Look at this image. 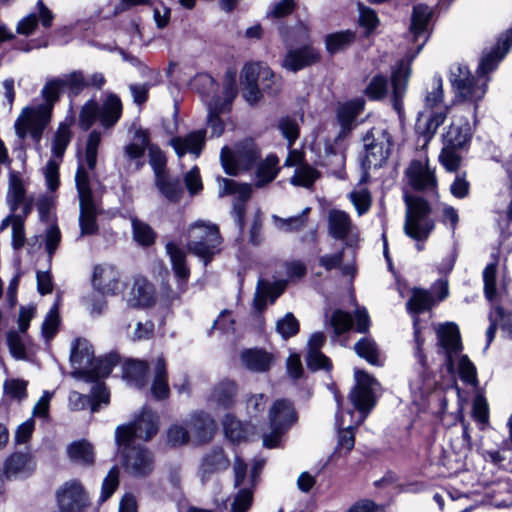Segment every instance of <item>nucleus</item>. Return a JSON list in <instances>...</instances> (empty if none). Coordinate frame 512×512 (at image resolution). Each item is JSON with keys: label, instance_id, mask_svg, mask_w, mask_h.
<instances>
[{"label": "nucleus", "instance_id": "nucleus-1", "mask_svg": "<svg viewBox=\"0 0 512 512\" xmlns=\"http://www.w3.org/2000/svg\"><path fill=\"white\" fill-rule=\"evenodd\" d=\"M432 16L433 9L428 5L417 4L413 7L409 32L412 41L416 44V50L413 54L407 55L408 63L401 61L391 75V102L394 110L400 117L404 112L403 98L406 94L410 77V63L420 53L430 38Z\"/></svg>", "mask_w": 512, "mask_h": 512}, {"label": "nucleus", "instance_id": "nucleus-2", "mask_svg": "<svg viewBox=\"0 0 512 512\" xmlns=\"http://www.w3.org/2000/svg\"><path fill=\"white\" fill-rule=\"evenodd\" d=\"M355 379L356 385L350 393V401L358 409V414L355 416L352 412L348 411L349 421H346L344 415L337 420V427L339 429L337 449L340 451L344 450L345 453L350 452L354 447L355 437L353 430L364 422L375 405L374 393L378 385L373 377L360 370L355 371Z\"/></svg>", "mask_w": 512, "mask_h": 512}, {"label": "nucleus", "instance_id": "nucleus-3", "mask_svg": "<svg viewBox=\"0 0 512 512\" xmlns=\"http://www.w3.org/2000/svg\"><path fill=\"white\" fill-rule=\"evenodd\" d=\"M63 88L59 77L46 82L41 91L45 102L25 107L15 121L14 128L19 139L24 140L29 135L37 143L41 140Z\"/></svg>", "mask_w": 512, "mask_h": 512}, {"label": "nucleus", "instance_id": "nucleus-4", "mask_svg": "<svg viewBox=\"0 0 512 512\" xmlns=\"http://www.w3.org/2000/svg\"><path fill=\"white\" fill-rule=\"evenodd\" d=\"M122 111L121 99L114 93H107L101 105L90 99L80 110L79 127L87 131L98 121L104 129H111L120 120Z\"/></svg>", "mask_w": 512, "mask_h": 512}, {"label": "nucleus", "instance_id": "nucleus-5", "mask_svg": "<svg viewBox=\"0 0 512 512\" xmlns=\"http://www.w3.org/2000/svg\"><path fill=\"white\" fill-rule=\"evenodd\" d=\"M404 202L406 205L405 233L417 241L427 239L434 229V221L430 216L431 207L429 203L420 196L408 193L404 194Z\"/></svg>", "mask_w": 512, "mask_h": 512}, {"label": "nucleus", "instance_id": "nucleus-6", "mask_svg": "<svg viewBox=\"0 0 512 512\" xmlns=\"http://www.w3.org/2000/svg\"><path fill=\"white\" fill-rule=\"evenodd\" d=\"M187 251L195 256H215L222 252V237L216 224L199 220L188 227Z\"/></svg>", "mask_w": 512, "mask_h": 512}, {"label": "nucleus", "instance_id": "nucleus-7", "mask_svg": "<svg viewBox=\"0 0 512 512\" xmlns=\"http://www.w3.org/2000/svg\"><path fill=\"white\" fill-rule=\"evenodd\" d=\"M260 156V150L252 139H245L239 142L234 150L223 147L220 153L224 171L232 176H236L243 171H249L255 167L260 160Z\"/></svg>", "mask_w": 512, "mask_h": 512}, {"label": "nucleus", "instance_id": "nucleus-8", "mask_svg": "<svg viewBox=\"0 0 512 512\" xmlns=\"http://www.w3.org/2000/svg\"><path fill=\"white\" fill-rule=\"evenodd\" d=\"M75 185L79 198V225L82 235H91L97 230V210L90 187V177L83 164H79L75 174Z\"/></svg>", "mask_w": 512, "mask_h": 512}, {"label": "nucleus", "instance_id": "nucleus-9", "mask_svg": "<svg viewBox=\"0 0 512 512\" xmlns=\"http://www.w3.org/2000/svg\"><path fill=\"white\" fill-rule=\"evenodd\" d=\"M327 229L334 240L341 242L344 250L352 254L357 253L361 245L360 231L348 213L336 209L329 211Z\"/></svg>", "mask_w": 512, "mask_h": 512}, {"label": "nucleus", "instance_id": "nucleus-10", "mask_svg": "<svg viewBox=\"0 0 512 512\" xmlns=\"http://www.w3.org/2000/svg\"><path fill=\"white\" fill-rule=\"evenodd\" d=\"M158 432V417L150 410L143 409L141 414L130 425L118 426L115 440L120 448L132 445L135 438L148 441Z\"/></svg>", "mask_w": 512, "mask_h": 512}, {"label": "nucleus", "instance_id": "nucleus-11", "mask_svg": "<svg viewBox=\"0 0 512 512\" xmlns=\"http://www.w3.org/2000/svg\"><path fill=\"white\" fill-rule=\"evenodd\" d=\"M363 142L366 154L362 160V167H381L392 151L393 142L391 135L384 129L372 128L364 136Z\"/></svg>", "mask_w": 512, "mask_h": 512}, {"label": "nucleus", "instance_id": "nucleus-12", "mask_svg": "<svg viewBox=\"0 0 512 512\" xmlns=\"http://www.w3.org/2000/svg\"><path fill=\"white\" fill-rule=\"evenodd\" d=\"M238 94L235 80L230 79L225 82L222 96H217L209 101L207 105V125L211 129L212 136L219 137L223 134L225 124L220 118L221 114L231 110L234 99Z\"/></svg>", "mask_w": 512, "mask_h": 512}, {"label": "nucleus", "instance_id": "nucleus-13", "mask_svg": "<svg viewBox=\"0 0 512 512\" xmlns=\"http://www.w3.org/2000/svg\"><path fill=\"white\" fill-rule=\"evenodd\" d=\"M271 433L263 436V445L274 448L278 445L281 435L296 421V413L290 402L277 400L269 410Z\"/></svg>", "mask_w": 512, "mask_h": 512}, {"label": "nucleus", "instance_id": "nucleus-14", "mask_svg": "<svg viewBox=\"0 0 512 512\" xmlns=\"http://www.w3.org/2000/svg\"><path fill=\"white\" fill-rule=\"evenodd\" d=\"M450 81L456 93L463 100L477 102L486 93V81L475 79L466 65L457 64L450 69Z\"/></svg>", "mask_w": 512, "mask_h": 512}, {"label": "nucleus", "instance_id": "nucleus-15", "mask_svg": "<svg viewBox=\"0 0 512 512\" xmlns=\"http://www.w3.org/2000/svg\"><path fill=\"white\" fill-rule=\"evenodd\" d=\"M60 512H87L90 499L83 485L76 480L63 483L55 493Z\"/></svg>", "mask_w": 512, "mask_h": 512}, {"label": "nucleus", "instance_id": "nucleus-16", "mask_svg": "<svg viewBox=\"0 0 512 512\" xmlns=\"http://www.w3.org/2000/svg\"><path fill=\"white\" fill-rule=\"evenodd\" d=\"M439 352L445 356L448 369H454V359L462 352L463 346L458 326L446 322L435 327Z\"/></svg>", "mask_w": 512, "mask_h": 512}, {"label": "nucleus", "instance_id": "nucleus-17", "mask_svg": "<svg viewBox=\"0 0 512 512\" xmlns=\"http://www.w3.org/2000/svg\"><path fill=\"white\" fill-rule=\"evenodd\" d=\"M220 190L219 196L234 195L237 197L233 203L232 213L235 218V222L242 230L244 228V217L246 212V202L252 194V185L248 183H237L232 179L220 178L219 179Z\"/></svg>", "mask_w": 512, "mask_h": 512}, {"label": "nucleus", "instance_id": "nucleus-18", "mask_svg": "<svg viewBox=\"0 0 512 512\" xmlns=\"http://www.w3.org/2000/svg\"><path fill=\"white\" fill-rule=\"evenodd\" d=\"M414 338H415V357L420 365V371L410 379V389L415 395H424L429 393L435 384L431 375L427 372L426 357L423 353L424 339L421 337L420 329L414 320Z\"/></svg>", "mask_w": 512, "mask_h": 512}, {"label": "nucleus", "instance_id": "nucleus-19", "mask_svg": "<svg viewBox=\"0 0 512 512\" xmlns=\"http://www.w3.org/2000/svg\"><path fill=\"white\" fill-rule=\"evenodd\" d=\"M409 185L417 191L436 192L437 179L427 157L411 161L405 171Z\"/></svg>", "mask_w": 512, "mask_h": 512}, {"label": "nucleus", "instance_id": "nucleus-20", "mask_svg": "<svg viewBox=\"0 0 512 512\" xmlns=\"http://www.w3.org/2000/svg\"><path fill=\"white\" fill-rule=\"evenodd\" d=\"M118 452L123 455V465L130 474L141 477L152 471V456L146 449L131 445L126 449L118 446Z\"/></svg>", "mask_w": 512, "mask_h": 512}, {"label": "nucleus", "instance_id": "nucleus-21", "mask_svg": "<svg viewBox=\"0 0 512 512\" xmlns=\"http://www.w3.org/2000/svg\"><path fill=\"white\" fill-rule=\"evenodd\" d=\"M93 287L102 295H115L122 288L119 272L108 263L95 266L92 275Z\"/></svg>", "mask_w": 512, "mask_h": 512}, {"label": "nucleus", "instance_id": "nucleus-22", "mask_svg": "<svg viewBox=\"0 0 512 512\" xmlns=\"http://www.w3.org/2000/svg\"><path fill=\"white\" fill-rule=\"evenodd\" d=\"M4 475L7 479H25L36 469V461L30 451L14 452L4 462Z\"/></svg>", "mask_w": 512, "mask_h": 512}, {"label": "nucleus", "instance_id": "nucleus-23", "mask_svg": "<svg viewBox=\"0 0 512 512\" xmlns=\"http://www.w3.org/2000/svg\"><path fill=\"white\" fill-rule=\"evenodd\" d=\"M93 353L92 346L87 340L77 339L74 341L70 355L73 377L82 379L84 375L91 372L89 367L93 365Z\"/></svg>", "mask_w": 512, "mask_h": 512}, {"label": "nucleus", "instance_id": "nucleus-24", "mask_svg": "<svg viewBox=\"0 0 512 512\" xmlns=\"http://www.w3.org/2000/svg\"><path fill=\"white\" fill-rule=\"evenodd\" d=\"M149 146V132L142 128L136 129L133 140L123 149L125 159L134 164L135 170H140L145 165L144 155Z\"/></svg>", "mask_w": 512, "mask_h": 512}, {"label": "nucleus", "instance_id": "nucleus-25", "mask_svg": "<svg viewBox=\"0 0 512 512\" xmlns=\"http://www.w3.org/2000/svg\"><path fill=\"white\" fill-rule=\"evenodd\" d=\"M512 46V29L502 34L491 52L481 58L477 72L484 76L492 72Z\"/></svg>", "mask_w": 512, "mask_h": 512}, {"label": "nucleus", "instance_id": "nucleus-26", "mask_svg": "<svg viewBox=\"0 0 512 512\" xmlns=\"http://www.w3.org/2000/svg\"><path fill=\"white\" fill-rule=\"evenodd\" d=\"M512 46V29L502 34L491 52L481 58L477 72L484 76L492 72Z\"/></svg>", "mask_w": 512, "mask_h": 512}, {"label": "nucleus", "instance_id": "nucleus-27", "mask_svg": "<svg viewBox=\"0 0 512 512\" xmlns=\"http://www.w3.org/2000/svg\"><path fill=\"white\" fill-rule=\"evenodd\" d=\"M289 48L283 59L282 66L291 72H297L318 62L320 59L319 53L312 46L304 45L299 49Z\"/></svg>", "mask_w": 512, "mask_h": 512}, {"label": "nucleus", "instance_id": "nucleus-28", "mask_svg": "<svg viewBox=\"0 0 512 512\" xmlns=\"http://www.w3.org/2000/svg\"><path fill=\"white\" fill-rule=\"evenodd\" d=\"M279 130L288 141L290 149L289 154L285 160L284 165L288 167L302 165L303 154L297 149H291L292 145L299 136V126L294 118L284 117L280 119L278 124Z\"/></svg>", "mask_w": 512, "mask_h": 512}, {"label": "nucleus", "instance_id": "nucleus-29", "mask_svg": "<svg viewBox=\"0 0 512 512\" xmlns=\"http://www.w3.org/2000/svg\"><path fill=\"white\" fill-rule=\"evenodd\" d=\"M126 300L131 307H148L152 305L155 301L153 285L143 277H136Z\"/></svg>", "mask_w": 512, "mask_h": 512}, {"label": "nucleus", "instance_id": "nucleus-30", "mask_svg": "<svg viewBox=\"0 0 512 512\" xmlns=\"http://www.w3.org/2000/svg\"><path fill=\"white\" fill-rule=\"evenodd\" d=\"M61 241V232L56 224H51L45 231L44 235H37L29 239L27 252L34 254L39 252L44 243V251L48 255H53Z\"/></svg>", "mask_w": 512, "mask_h": 512}, {"label": "nucleus", "instance_id": "nucleus-31", "mask_svg": "<svg viewBox=\"0 0 512 512\" xmlns=\"http://www.w3.org/2000/svg\"><path fill=\"white\" fill-rule=\"evenodd\" d=\"M241 365L253 372H266L274 363V356L262 349H246L240 354Z\"/></svg>", "mask_w": 512, "mask_h": 512}, {"label": "nucleus", "instance_id": "nucleus-32", "mask_svg": "<svg viewBox=\"0 0 512 512\" xmlns=\"http://www.w3.org/2000/svg\"><path fill=\"white\" fill-rule=\"evenodd\" d=\"M205 143V131L197 130L189 133L185 137H175L171 140V145L179 157L186 153H191L198 157Z\"/></svg>", "mask_w": 512, "mask_h": 512}, {"label": "nucleus", "instance_id": "nucleus-33", "mask_svg": "<svg viewBox=\"0 0 512 512\" xmlns=\"http://www.w3.org/2000/svg\"><path fill=\"white\" fill-rule=\"evenodd\" d=\"M264 462L263 459H256L250 474L247 475L246 463L240 457H236L233 463L235 487L240 488L239 490L247 488L252 492V487H254L256 483L257 475L264 466Z\"/></svg>", "mask_w": 512, "mask_h": 512}, {"label": "nucleus", "instance_id": "nucleus-34", "mask_svg": "<svg viewBox=\"0 0 512 512\" xmlns=\"http://www.w3.org/2000/svg\"><path fill=\"white\" fill-rule=\"evenodd\" d=\"M325 342L323 332L313 333L308 341L307 365L312 370L329 369V359L321 353L320 349Z\"/></svg>", "mask_w": 512, "mask_h": 512}, {"label": "nucleus", "instance_id": "nucleus-35", "mask_svg": "<svg viewBox=\"0 0 512 512\" xmlns=\"http://www.w3.org/2000/svg\"><path fill=\"white\" fill-rule=\"evenodd\" d=\"M7 200L13 212L21 210L23 216L29 213L30 205L26 202L22 180L14 173L10 174Z\"/></svg>", "mask_w": 512, "mask_h": 512}, {"label": "nucleus", "instance_id": "nucleus-36", "mask_svg": "<svg viewBox=\"0 0 512 512\" xmlns=\"http://www.w3.org/2000/svg\"><path fill=\"white\" fill-rule=\"evenodd\" d=\"M256 165L255 186L257 188L264 187L272 182L280 171L279 159L274 154L268 155L263 161H258Z\"/></svg>", "mask_w": 512, "mask_h": 512}, {"label": "nucleus", "instance_id": "nucleus-37", "mask_svg": "<svg viewBox=\"0 0 512 512\" xmlns=\"http://www.w3.org/2000/svg\"><path fill=\"white\" fill-rule=\"evenodd\" d=\"M155 185L169 202L178 203L181 200L183 186L179 177H172L166 173L155 178Z\"/></svg>", "mask_w": 512, "mask_h": 512}, {"label": "nucleus", "instance_id": "nucleus-38", "mask_svg": "<svg viewBox=\"0 0 512 512\" xmlns=\"http://www.w3.org/2000/svg\"><path fill=\"white\" fill-rule=\"evenodd\" d=\"M286 284L284 281H279L274 284L269 282L260 281L257 292L254 298V306L258 311H261L266 306L267 299L273 303L285 290Z\"/></svg>", "mask_w": 512, "mask_h": 512}, {"label": "nucleus", "instance_id": "nucleus-39", "mask_svg": "<svg viewBox=\"0 0 512 512\" xmlns=\"http://www.w3.org/2000/svg\"><path fill=\"white\" fill-rule=\"evenodd\" d=\"M154 377L151 385V394L154 398L161 400L169 396V385L167 380L166 363L162 357H158L154 364Z\"/></svg>", "mask_w": 512, "mask_h": 512}, {"label": "nucleus", "instance_id": "nucleus-40", "mask_svg": "<svg viewBox=\"0 0 512 512\" xmlns=\"http://www.w3.org/2000/svg\"><path fill=\"white\" fill-rule=\"evenodd\" d=\"M448 108L445 106L437 111L432 112L430 117L422 123L418 120L416 130L424 140L426 145L434 136L440 125L444 123L447 117Z\"/></svg>", "mask_w": 512, "mask_h": 512}, {"label": "nucleus", "instance_id": "nucleus-41", "mask_svg": "<svg viewBox=\"0 0 512 512\" xmlns=\"http://www.w3.org/2000/svg\"><path fill=\"white\" fill-rule=\"evenodd\" d=\"M67 454L72 462L83 466L92 465L95 460L94 447L86 440L71 443L67 448Z\"/></svg>", "mask_w": 512, "mask_h": 512}, {"label": "nucleus", "instance_id": "nucleus-42", "mask_svg": "<svg viewBox=\"0 0 512 512\" xmlns=\"http://www.w3.org/2000/svg\"><path fill=\"white\" fill-rule=\"evenodd\" d=\"M365 101L357 98L341 105L337 112V119L342 127V131H350L356 117L364 109Z\"/></svg>", "mask_w": 512, "mask_h": 512}, {"label": "nucleus", "instance_id": "nucleus-43", "mask_svg": "<svg viewBox=\"0 0 512 512\" xmlns=\"http://www.w3.org/2000/svg\"><path fill=\"white\" fill-rule=\"evenodd\" d=\"M148 365L145 361L130 360L124 367V377L128 384L137 388L144 387L147 383Z\"/></svg>", "mask_w": 512, "mask_h": 512}, {"label": "nucleus", "instance_id": "nucleus-44", "mask_svg": "<svg viewBox=\"0 0 512 512\" xmlns=\"http://www.w3.org/2000/svg\"><path fill=\"white\" fill-rule=\"evenodd\" d=\"M470 138L471 133L468 123L461 125L452 123L443 135V143L445 146L460 149L469 142Z\"/></svg>", "mask_w": 512, "mask_h": 512}, {"label": "nucleus", "instance_id": "nucleus-45", "mask_svg": "<svg viewBox=\"0 0 512 512\" xmlns=\"http://www.w3.org/2000/svg\"><path fill=\"white\" fill-rule=\"evenodd\" d=\"M236 395V385L232 381H222L217 384L211 393L210 401L220 407H229Z\"/></svg>", "mask_w": 512, "mask_h": 512}, {"label": "nucleus", "instance_id": "nucleus-46", "mask_svg": "<svg viewBox=\"0 0 512 512\" xmlns=\"http://www.w3.org/2000/svg\"><path fill=\"white\" fill-rule=\"evenodd\" d=\"M131 226L133 239L137 244L149 247L155 243L157 234L148 223L133 217L131 219Z\"/></svg>", "mask_w": 512, "mask_h": 512}, {"label": "nucleus", "instance_id": "nucleus-47", "mask_svg": "<svg viewBox=\"0 0 512 512\" xmlns=\"http://www.w3.org/2000/svg\"><path fill=\"white\" fill-rule=\"evenodd\" d=\"M118 363V357L110 354L103 358L94 359L93 365L89 368L91 372H88L82 379L86 381H93L101 377L108 376L113 370L114 366Z\"/></svg>", "mask_w": 512, "mask_h": 512}, {"label": "nucleus", "instance_id": "nucleus-48", "mask_svg": "<svg viewBox=\"0 0 512 512\" xmlns=\"http://www.w3.org/2000/svg\"><path fill=\"white\" fill-rule=\"evenodd\" d=\"M311 208L306 207L301 214L289 218L273 216L276 227L283 232H299L307 226L308 214Z\"/></svg>", "mask_w": 512, "mask_h": 512}, {"label": "nucleus", "instance_id": "nucleus-49", "mask_svg": "<svg viewBox=\"0 0 512 512\" xmlns=\"http://www.w3.org/2000/svg\"><path fill=\"white\" fill-rule=\"evenodd\" d=\"M10 225L12 226V245L14 249L17 250L25 244L28 245L29 239L27 240L25 238L24 221L22 216L10 215L6 217L1 223L0 229L4 230Z\"/></svg>", "mask_w": 512, "mask_h": 512}, {"label": "nucleus", "instance_id": "nucleus-50", "mask_svg": "<svg viewBox=\"0 0 512 512\" xmlns=\"http://www.w3.org/2000/svg\"><path fill=\"white\" fill-rule=\"evenodd\" d=\"M354 41L355 33L346 30L327 35L325 45L330 54H336L350 47Z\"/></svg>", "mask_w": 512, "mask_h": 512}, {"label": "nucleus", "instance_id": "nucleus-51", "mask_svg": "<svg viewBox=\"0 0 512 512\" xmlns=\"http://www.w3.org/2000/svg\"><path fill=\"white\" fill-rule=\"evenodd\" d=\"M72 132L70 129V124L66 122L60 123L58 126L52 144V155L54 158L59 161L62 160L65 151L71 141Z\"/></svg>", "mask_w": 512, "mask_h": 512}, {"label": "nucleus", "instance_id": "nucleus-52", "mask_svg": "<svg viewBox=\"0 0 512 512\" xmlns=\"http://www.w3.org/2000/svg\"><path fill=\"white\" fill-rule=\"evenodd\" d=\"M272 70L262 63H249L246 64L241 73L242 84H258V81L263 78L264 81L272 77Z\"/></svg>", "mask_w": 512, "mask_h": 512}, {"label": "nucleus", "instance_id": "nucleus-53", "mask_svg": "<svg viewBox=\"0 0 512 512\" xmlns=\"http://www.w3.org/2000/svg\"><path fill=\"white\" fill-rule=\"evenodd\" d=\"M321 258V265L327 270H336L342 276L352 279L356 273V265L353 258Z\"/></svg>", "mask_w": 512, "mask_h": 512}, {"label": "nucleus", "instance_id": "nucleus-54", "mask_svg": "<svg viewBox=\"0 0 512 512\" xmlns=\"http://www.w3.org/2000/svg\"><path fill=\"white\" fill-rule=\"evenodd\" d=\"M319 176L320 173L314 167L308 164H302L295 169L294 175L291 177V183L294 186L309 188Z\"/></svg>", "mask_w": 512, "mask_h": 512}, {"label": "nucleus", "instance_id": "nucleus-55", "mask_svg": "<svg viewBox=\"0 0 512 512\" xmlns=\"http://www.w3.org/2000/svg\"><path fill=\"white\" fill-rule=\"evenodd\" d=\"M228 466V458L221 449H216L204 458L201 469L203 474H210L225 470Z\"/></svg>", "mask_w": 512, "mask_h": 512}, {"label": "nucleus", "instance_id": "nucleus-56", "mask_svg": "<svg viewBox=\"0 0 512 512\" xmlns=\"http://www.w3.org/2000/svg\"><path fill=\"white\" fill-rule=\"evenodd\" d=\"M27 342L28 338L25 334H21L20 332L17 331H9L7 333V345L10 354L13 358L17 360L26 359Z\"/></svg>", "mask_w": 512, "mask_h": 512}, {"label": "nucleus", "instance_id": "nucleus-57", "mask_svg": "<svg viewBox=\"0 0 512 512\" xmlns=\"http://www.w3.org/2000/svg\"><path fill=\"white\" fill-rule=\"evenodd\" d=\"M388 89V78L378 74L372 77L364 92L370 100H381L387 96Z\"/></svg>", "mask_w": 512, "mask_h": 512}, {"label": "nucleus", "instance_id": "nucleus-58", "mask_svg": "<svg viewBox=\"0 0 512 512\" xmlns=\"http://www.w3.org/2000/svg\"><path fill=\"white\" fill-rule=\"evenodd\" d=\"M455 366L457 367L458 374L462 381L472 385L477 383L476 367L467 355L461 352L458 357L454 359V367Z\"/></svg>", "mask_w": 512, "mask_h": 512}, {"label": "nucleus", "instance_id": "nucleus-59", "mask_svg": "<svg viewBox=\"0 0 512 512\" xmlns=\"http://www.w3.org/2000/svg\"><path fill=\"white\" fill-rule=\"evenodd\" d=\"M102 135L98 130L89 133L85 146V163L89 170H94L97 164L98 148Z\"/></svg>", "mask_w": 512, "mask_h": 512}, {"label": "nucleus", "instance_id": "nucleus-60", "mask_svg": "<svg viewBox=\"0 0 512 512\" xmlns=\"http://www.w3.org/2000/svg\"><path fill=\"white\" fill-rule=\"evenodd\" d=\"M225 436L232 442L247 439V428L231 415H227L223 422Z\"/></svg>", "mask_w": 512, "mask_h": 512}, {"label": "nucleus", "instance_id": "nucleus-61", "mask_svg": "<svg viewBox=\"0 0 512 512\" xmlns=\"http://www.w3.org/2000/svg\"><path fill=\"white\" fill-rule=\"evenodd\" d=\"M349 199L354 205L359 216L367 213L372 204L371 193L365 187H360L359 189L350 192Z\"/></svg>", "mask_w": 512, "mask_h": 512}, {"label": "nucleus", "instance_id": "nucleus-62", "mask_svg": "<svg viewBox=\"0 0 512 512\" xmlns=\"http://www.w3.org/2000/svg\"><path fill=\"white\" fill-rule=\"evenodd\" d=\"M354 349L360 357L366 359L370 364L377 365L379 363V351L372 339H361L355 344Z\"/></svg>", "mask_w": 512, "mask_h": 512}, {"label": "nucleus", "instance_id": "nucleus-63", "mask_svg": "<svg viewBox=\"0 0 512 512\" xmlns=\"http://www.w3.org/2000/svg\"><path fill=\"white\" fill-rule=\"evenodd\" d=\"M60 324L59 300L51 307L42 324V334L46 340H50L56 334Z\"/></svg>", "mask_w": 512, "mask_h": 512}, {"label": "nucleus", "instance_id": "nucleus-64", "mask_svg": "<svg viewBox=\"0 0 512 512\" xmlns=\"http://www.w3.org/2000/svg\"><path fill=\"white\" fill-rule=\"evenodd\" d=\"M59 78L62 80L63 87L69 89L75 95L87 88V79L82 71H73Z\"/></svg>", "mask_w": 512, "mask_h": 512}]
</instances>
